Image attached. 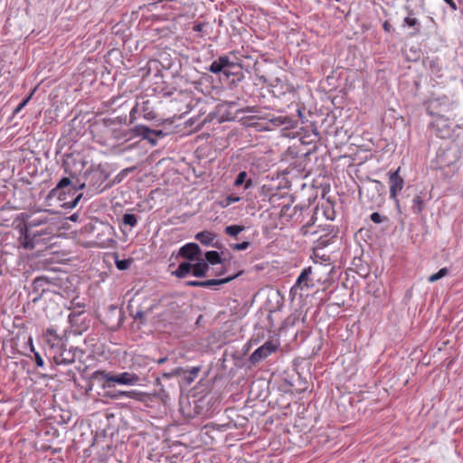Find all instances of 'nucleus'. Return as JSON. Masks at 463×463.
<instances>
[{
    "mask_svg": "<svg viewBox=\"0 0 463 463\" xmlns=\"http://www.w3.org/2000/svg\"><path fill=\"white\" fill-rule=\"evenodd\" d=\"M76 165H79L80 170L83 167V163H76L74 157H69L64 162V171L69 176L62 177L58 182L47 194V200L57 198L61 205L66 209H72L78 205L83 194L79 193L80 189L78 188Z\"/></svg>",
    "mask_w": 463,
    "mask_h": 463,
    "instance_id": "obj_1",
    "label": "nucleus"
},
{
    "mask_svg": "<svg viewBox=\"0 0 463 463\" xmlns=\"http://www.w3.org/2000/svg\"><path fill=\"white\" fill-rule=\"evenodd\" d=\"M47 354L58 366H67L75 363L79 354L82 352L72 345L65 344L59 335L47 341Z\"/></svg>",
    "mask_w": 463,
    "mask_h": 463,
    "instance_id": "obj_2",
    "label": "nucleus"
},
{
    "mask_svg": "<svg viewBox=\"0 0 463 463\" xmlns=\"http://www.w3.org/2000/svg\"><path fill=\"white\" fill-rule=\"evenodd\" d=\"M433 106L438 108V111L436 112L438 117L432 123V128L435 134L440 138L450 137L452 128L448 123V121L456 118V110L458 109V105L454 102H449L447 99H445L444 102H441L440 99H438L433 103Z\"/></svg>",
    "mask_w": 463,
    "mask_h": 463,
    "instance_id": "obj_3",
    "label": "nucleus"
},
{
    "mask_svg": "<svg viewBox=\"0 0 463 463\" xmlns=\"http://www.w3.org/2000/svg\"><path fill=\"white\" fill-rule=\"evenodd\" d=\"M108 177L107 172L100 167L90 168L83 175V182L77 177L78 188L82 190L88 186L92 193L100 194L108 187V185L102 186Z\"/></svg>",
    "mask_w": 463,
    "mask_h": 463,
    "instance_id": "obj_4",
    "label": "nucleus"
},
{
    "mask_svg": "<svg viewBox=\"0 0 463 463\" xmlns=\"http://www.w3.org/2000/svg\"><path fill=\"white\" fill-rule=\"evenodd\" d=\"M29 218V215L26 213H21L18 216V219L22 220V222L17 224L15 229L18 230L20 233V242L22 246L26 250H33L34 249L35 245L38 242V238L43 234L47 235L50 234L47 230L37 232H32L31 228L28 226V223L26 222L27 219Z\"/></svg>",
    "mask_w": 463,
    "mask_h": 463,
    "instance_id": "obj_5",
    "label": "nucleus"
},
{
    "mask_svg": "<svg viewBox=\"0 0 463 463\" xmlns=\"http://www.w3.org/2000/svg\"><path fill=\"white\" fill-rule=\"evenodd\" d=\"M96 373L99 374L107 382V384H104V387H111L112 383L134 386L140 381V377L137 374L129 372L112 374L105 371H99Z\"/></svg>",
    "mask_w": 463,
    "mask_h": 463,
    "instance_id": "obj_6",
    "label": "nucleus"
},
{
    "mask_svg": "<svg viewBox=\"0 0 463 463\" xmlns=\"http://www.w3.org/2000/svg\"><path fill=\"white\" fill-rule=\"evenodd\" d=\"M278 348L279 345L273 341H267L250 354L249 361L251 364H256L275 353Z\"/></svg>",
    "mask_w": 463,
    "mask_h": 463,
    "instance_id": "obj_7",
    "label": "nucleus"
},
{
    "mask_svg": "<svg viewBox=\"0 0 463 463\" xmlns=\"http://www.w3.org/2000/svg\"><path fill=\"white\" fill-rule=\"evenodd\" d=\"M400 170L401 167H398L394 172L389 173L390 197L396 202L397 205H399L397 195L404 186V179L400 175Z\"/></svg>",
    "mask_w": 463,
    "mask_h": 463,
    "instance_id": "obj_8",
    "label": "nucleus"
},
{
    "mask_svg": "<svg viewBox=\"0 0 463 463\" xmlns=\"http://www.w3.org/2000/svg\"><path fill=\"white\" fill-rule=\"evenodd\" d=\"M234 66L235 63L228 56L222 55L212 62L208 71L214 74L223 72L226 76H229L230 71L228 69H232Z\"/></svg>",
    "mask_w": 463,
    "mask_h": 463,
    "instance_id": "obj_9",
    "label": "nucleus"
},
{
    "mask_svg": "<svg viewBox=\"0 0 463 463\" xmlns=\"http://www.w3.org/2000/svg\"><path fill=\"white\" fill-rule=\"evenodd\" d=\"M71 326L75 329L76 334H80L88 327L86 324V315L84 311H71L68 317Z\"/></svg>",
    "mask_w": 463,
    "mask_h": 463,
    "instance_id": "obj_10",
    "label": "nucleus"
},
{
    "mask_svg": "<svg viewBox=\"0 0 463 463\" xmlns=\"http://www.w3.org/2000/svg\"><path fill=\"white\" fill-rule=\"evenodd\" d=\"M122 320L121 311L115 306H110L105 317L106 325L111 329H117Z\"/></svg>",
    "mask_w": 463,
    "mask_h": 463,
    "instance_id": "obj_11",
    "label": "nucleus"
},
{
    "mask_svg": "<svg viewBox=\"0 0 463 463\" xmlns=\"http://www.w3.org/2000/svg\"><path fill=\"white\" fill-rule=\"evenodd\" d=\"M179 253L183 258L190 261H195L200 259L201 249L198 244L190 242L181 247Z\"/></svg>",
    "mask_w": 463,
    "mask_h": 463,
    "instance_id": "obj_12",
    "label": "nucleus"
},
{
    "mask_svg": "<svg viewBox=\"0 0 463 463\" xmlns=\"http://www.w3.org/2000/svg\"><path fill=\"white\" fill-rule=\"evenodd\" d=\"M131 132L135 137H148L147 135H154L156 139L162 138L165 136V134L160 130V129H151L146 126L144 125H136L132 129Z\"/></svg>",
    "mask_w": 463,
    "mask_h": 463,
    "instance_id": "obj_13",
    "label": "nucleus"
},
{
    "mask_svg": "<svg viewBox=\"0 0 463 463\" xmlns=\"http://www.w3.org/2000/svg\"><path fill=\"white\" fill-rule=\"evenodd\" d=\"M312 274V267H307L302 269L300 275L298 276L295 285L291 288V292L297 293L298 289L302 290L304 288H308L309 285V277Z\"/></svg>",
    "mask_w": 463,
    "mask_h": 463,
    "instance_id": "obj_14",
    "label": "nucleus"
},
{
    "mask_svg": "<svg viewBox=\"0 0 463 463\" xmlns=\"http://www.w3.org/2000/svg\"><path fill=\"white\" fill-rule=\"evenodd\" d=\"M142 393L140 392L132 390V391H113L108 392L107 397L111 399H120V398H128L139 401L141 400Z\"/></svg>",
    "mask_w": 463,
    "mask_h": 463,
    "instance_id": "obj_15",
    "label": "nucleus"
},
{
    "mask_svg": "<svg viewBox=\"0 0 463 463\" xmlns=\"http://www.w3.org/2000/svg\"><path fill=\"white\" fill-rule=\"evenodd\" d=\"M193 264V275L197 278H203L209 269V264L202 259L195 260Z\"/></svg>",
    "mask_w": 463,
    "mask_h": 463,
    "instance_id": "obj_16",
    "label": "nucleus"
},
{
    "mask_svg": "<svg viewBox=\"0 0 463 463\" xmlns=\"http://www.w3.org/2000/svg\"><path fill=\"white\" fill-rule=\"evenodd\" d=\"M198 241H200L204 246L213 245V241L216 238V234L209 231H203L195 234L194 237Z\"/></svg>",
    "mask_w": 463,
    "mask_h": 463,
    "instance_id": "obj_17",
    "label": "nucleus"
},
{
    "mask_svg": "<svg viewBox=\"0 0 463 463\" xmlns=\"http://www.w3.org/2000/svg\"><path fill=\"white\" fill-rule=\"evenodd\" d=\"M425 206L422 193L416 194L411 201V211L415 214H420Z\"/></svg>",
    "mask_w": 463,
    "mask_h": 463,
    "instance_id": "obj_18",
    "label": "nucleus"
},
{
    "mask_svg": "<svg viewBox=\"0 0 463 463\" xmlns=\"http://www.w3.org/2000/svg\"><path fill=\"white\" fill-rule=\"evenodd\" d=\"M190 272L193 273V264L190 262H181L178 268L173 272L177 278H184Z\"/></svg>",
    "mask_w": 463,
    "mask_h": 463,
    "instance_id": "obj_19",
    "label": "nucleus"
},
{
    "mask_svg": "<svg viewBox=\"0 0 463 463\" xmlns=\"http://www.w3.org/2000/svg\"><path fill=\"white\" fill-rule=\"evenodd\" d=\"M237 276L238 275H234L232 277H228L225 279H213L203 280V281H202V288H211L213 286L223 285V284H226V283L232 281L233 279L237 278Z\"/></svg>",
    "mask_w": 463,
    "mask_h": 463,
    "instance_id": "obj_20",
    "label": "nucleus"
},
{
    "mask_svg": "<svg viewBox=\"0 0 463 463\" xmlns=\"http://www.w3.org/2000/svg\"><path fill=\"white\" fill-rule=\"evenodd\" d=\"M205 260L208 264H222L223 260L221 258L220 253L216 250H209L205 252Z\"/></svg>",
    "mask_w": 463,
    "mask_h": 463,
    "instance_id": "obj_21",
    "label": "nucleus"
},
{
    "mask_svg": "<svg viewBox=\"0 0 463 463\" xmlns=\"http://www.w3.org/2000/svg\"><path fill=\"white\" fill-rule=\"evenodd\" d=\"M246 178L247 173L245 171L240 172L234 181V185L241 186L244 184V189H249L250 186H252V180H247Z\"/></svg>",
    "mask_w": 463,
    "mask_h": 463,
    "instance_id": "obj_22",
    "label": "nucleus"
},
{
    "mask_svg": "<svg viewBox=\"0 0 463 463\" xmlns=\"http://www.w3.org/2000/svg\"><path fill=\"white\" fill-rule=\"evenodd\" d=\"M403 25H407L409 27H411L413 28V32L411 33V35H416L420 30V22L418 21V19L416 18H413V17H406L403 21Z\"/></svg>",
    "mask_w": 463,
    "mask_h": 463,
    "instance_id": "obj_23",
    "label": "nucleus"
},
{
    "mask_svg": "<svg viewBox=\"0 0 463 463\" xmlns=\"http://www.w3.org/2000/svg\"><path fill=\"white\" fill-rule=\"evenodd\" d=\"M245 230L244 226L241 225H230L226 226L224 232L231 237H237L239 233Z\"/></svg>",
    "mask_w": 463,
    "mask_h": 463,
    "instance_id": "obj_24",
    "label": "nucleus"
},
{
    "mask_svg": "<svg viewBox=\"0 0 463 463\" xmlns=\"http://www.w3.org/2000/svg\"><path fill=\"white\" fill-rule=\"evenodd\" d=\"M122 223L133 228L137 224V218L133 213H125L122 216Z\"/></svg>",
    "mask_w": 463,
    "mask_h": 463,
    "instance_id": "obj_25",
    "label": "nucleus"
},
{
    "mask_svg": "<svg viewBox=\"0 0 463 463\" xmlns=\"http://www.w3.org/2000/svg\"><path fill=\"white\" fill-rule=\"evenodd\" d=\"M449 274V269L447 268L440 269L437 273L432 274L429 277L428 280L430 283L436 282L439 279L444 278Z\"/></svg>",
    "mask_w": 463,
    "mask_h": 463,
    "instance_id": "obj_26",
    "label": "nucleus"
},
{
    "mask_svg": "<svg viewBox=\"0 0 463 463\" xmlns=\"http://www.w3.org/2000/svg\"><path fill=\"white\" fill-rule=\"evenodd\" d=\"M48 219L47 217H39V218H34L31 221H28L26 222L28 223V226L33 229L34 227H38V226H41V225H43L47 222Z\"/></svg>",
    "mask_w": 463,
    "mask_h": 463,
    "instance_id": "obj_27",
    "label": "nucleus"
},
{
    "mask_svg": "<svg viewBox=\"0 0 463 463\" xmlns=\"http://www.w3.org/2000/svg\"><path fill=\"white\" fill-rule=\"evenodd\" d=\"M241 201V197L239 196H235V195H228L226 196V198L224 200H222L220 203H221V206L223 207V208H226L228 207L229 205H231L232 203H237Z\"/></svg>",
    "mask_w": 463,
    "mask_h": 463,
    "instance_id": "obj_28",
    "label": "nucleus"
},
{
    "mask_svg": "<svg viewBox=\"0 0 463 463\" xmlns=\"http://www.w3.org/2000/svg\"><path fill=\"white\" fill-rule=\"evenodd\" d=\"M186 373H187V371H185L183 368L178 367V368H175V369L172 370L169 373H163V377L171 378V377H174V376H183Z\"/></svg>",
    "mask_w": 463,
    "mask_h": 463,
    "instance_id": "obj_29",
    "label": "nucleus"
},
{
    "mask_svg": "<svg viewBox=\"0 0 463 463\" xmlns=\"http://www.w3.org/2000/svg\"><path fill=\"white\" fill-rule=\"evenodd\" d=\"M115 263L119 270H126L129 268L131 261L130 260H118L116 256Z\"/></svg>",
    "mask_w": 463,
    "mask_h": 463,
    "instance_id": "obj_30",
    "label": "nucleus"
},
{
    "mask_svg": "<svg viewBox=\"0 0 463 463\" xmlns=\"http://www.w3.org/2000/svg\"><path fill=\"white\" fill-rule=\"evenodd\" d=\"M249 246H250V242H249V241H242V242H241V243H234V244H232V245H231V248H232L233 250L240 251V250H246Z\"/></svg>",
    "mask_w": 463,
    "mask_h": 463,
    "instance_id": "obj_31",
    "label": "nucleus"
},
{
    "mask_svg": "<svg viewBox=\"0 0 463 463\" xmlns=\"http://www.w3.org/2000/svg\"><path fill=\"white\" fill-rule=\"evenodd\" d=\"M32 351L34 354V361H35L36 365L38 367H43L44 366V361H43V357L41 356V354L38 352H35L33 350V348L32 349Z\"/></svg>",
    "mask_w": 463,
    "mask_h": 463,
    "instance_id": "obj_32",
    "label": "nucleus"
},
{
    "mask_svg": "<svg viewBox=\"0 0 463 463\" xmlns=\"http://www.w3.org/2000/svg\"><path fill=\"white\" fill-rule=\"evenodd\" d=\"M310 227L311 224L309 222L301 227V232L304 236H307L308 234L314 235L317 233V232H311Z\"/></svg>",
    "mask_w": 463,
    "mask_h": 463,
    "instance_id": "obj_33",
    "label": "nucleus"
},
{
    "mask_svg": "<svg viewBox=\"0 0 463 463\" xmlns=\"http://www.w3.org/2000/svg\"><path fill=\"white\" fill-rule=\"evenodd\" d=\"M370 219L374 223H381L383 220V217L379 213L375 212L370 215Z\"/></svg>",
    "mask_w": 463,
    "mask_h": 463,
    "instance_id": "obj_34",
    "label": "nucleus"
},
{
    "mask_svg": "<svg viewBox=\"0 0 463 463\" xmlns=\"http://www.w3.org/2000/svg\"><path fill=\"white\" fill-rule=\"evenodd\" d=\"M186 287L202 288V281L199 280H186L184 281Z\"/></svg>",
    "mask_w": 463,
    "mask_h": 463,
    "instance_id": "obj_35",
    "label": "nucleus"
},
{
    "mask_svg": "<svg viewBox=\"0 0 463 463\" xmlns=\"http://www.w3.org/2000/svg\"><path fill=\"white\" fill-rule=\"evenodd\" d=\"M200 369L198 367H193L189 373L191 374V376L188 378V383H191L194 381V379L197 376L198 373H199Z\"/></svg>",
    "mask_w": 463,
    "mask_h": 463,
    "instance_id": "obj_36",
    "label": "nucleus"
},
{
    "mask_svg": "<svg viewBox=\"0 0 463 463\" xmlns=\"http://www.w3.org/2000/svg\"><path fill=\"white\" fill-rule=\"evenodd\" d=\"M31 99V95L29 97H27L26 99H24L18 106L17 108L14 109V113H18L26 104L27 102L29 101V99Z\"/></svg>",
    "mask_w": 463,
    "mask_h": 463,
    "instance_id": "obj_37",
    "label": "nucleus"
},
{
    "mask_svg": "<svg viewBox=\"0 0 463 463\" xmlns=\"http://www.w3.org/2000/svg\"><path fill=\"white\" fill-rule=\"evenodd\" d=\"M373 183L374 184V187L378 192L384 190V184L381 181L373 180Z\"/></svg>",
    "mask_w": 463,
    "mask_h": 463,
    "instance_id": "obj_38",
    "label": "nucleus"
},
{
    "mask_svg": "<svg viewBox=\"0 0 463 463\" xmlns=\"http://www.w3.org/2000/svg\"><path fill=\"white\" fill-rule=\"evenodd\" d=\"M148 137H142L143 139L147 140L152 146H156L157 144V139L154 135H147Z\"/></svg>",
    "mask_w": 463,
    "mask_h": 463,
    "instance_id": "obj_39",
    "label": "nucleus"
},
{
    "mask_svg": "<svg viewBox=\"0 0 463 463\" xmlns=\"http://www.w3.org/2000/svg\"><path fill=\"white\" fill-rule=\"evenodd\" d=\"M55 335H58L55 329H53V328H48L47 329V336H48L47 341L49 339H54Z\"/></svg>",
    "mask_w": 463,
    "mask_h": 463,
    "instance_id": "obj_40",
    "label": "nucleus"
},
{
    "mask_svg": "<svg viewBox=\"0 0 463 463\" xmlns=\"http://www.w3.org/2000/svg\"><path fill=\"white\" fill-rule=\"evenodd\" d=\"M205 24L203 23H198V24H195L193 27V30L194 32H197V33H200L203 31V27H204Z\"/></svg>",
    "mask_w": 463,
    "mask_h": 463,
    "instance_id": "obj_41",
    "label": "nucleus"
},
{
    "mask_svg": "<svg viewBox=\"0 0 463 463\" xmlns=\"http://www.w3.org/2000/svg\"><path fill=\"white\" fill-rule=\"evenodd\" d=\"M137 111V106H135L131 111H130V114H129V117H130V123H133L134 120H135V113Z\"/></svg>",
    "mask_w": 463,
    "mask_h": 463,
    "instance_id": "obj_42",
    "label": "nucleus"
},
{
    "mask_svg": "<svg viewBox=\"0 0 463 463\" xmlns=\"http://www.w3.org/2000/svg\"><path fill=\"white\" fill-rule=\"evenodd\" d=\"M46 280L43 278H37L34 279L33 284L35 287L42 286Z\"/></svg>",
    "mask_w": 463,
    "mask_h": 463,
    "instance_id": "obj_43",
    "label": "nucleus"
},
{
    "mask_svg": "<svg viewBox=\"0 0 463 463\" xmlns=\"http://www.w3.org/2000/svg\"><path fill=\"white\" fill-rule=\"evenodd\" d=\"M452 9L456 10L457 5L453 0H444Z\"/></svg>",
    "mask_w": 463,
    "mask_h": 463,
    "instance_id": "obj_44",
    "label": "nucleus"
},
{
    "mask_svg": "<svg viewBox=\"0 0 463 463\" xmlns=\"http://www.w3.org/2000/svg\"><path fill=\"white\" fill-rule=\"evenodd\" d=\"M212 247H214V248H217V249H222V244L220 242V241H213V245H211Z\"/></svg>",
    "mask_w": 463,
    "mask_h": 463,
    "instance_id": "obj_45",
    "label": "nucleus"
},
{
    "mask_svg": "<svg viewBox=\"0 0 463 463\" xmlns=\"http://www.w3.org/2000/svg\"><path fill=\"white\" fill-rule=\"evenodd\" d=\"M144 317V313L142 311H137L136 316H135V318H139V319H143Z\"/></svg>",
    "mask_w": 463,
    "mask_h": 463,
    "instance_id": "obj_46",
    "label": "nucleus"
},
{
    "mask_svg": "<svg viewBox=\"0 0 463 463\" xmlns=\"http://www.w3.org/2000/svg\"><path fill=\"white\" fill-rule=\"evenodd\" d=\"M390 28H391V25H390L387 22H385V23L383 24V29H384L385 31L389 32V31H390Z\"/></svg>",
    "mask_w": 463,
    "mask_h": 463,
    "instance_id": "obj_47",
    "label": "nucleus"
},
{
    "mask_svg": "<svg viewBox=\"0 0 463 463\" xmlns=\"http://www.w3.org/2000/svg\"><path fill=\"white\" fill-rule=\"evenodd\" d=\"M166 360H167V357L160 358L157 363L159 364H164Z\"/></svg>",
    "mask_w": 463,
    "mask_h": 463,
    "instance_id": "obj_48",
    "label": "nucleus"
}]
</instances>
